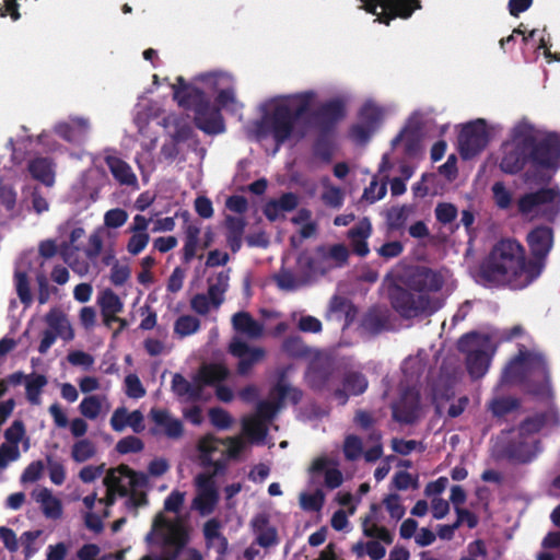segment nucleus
Returning <instances> with one entry per match:
<instances>
[{"mask_svg":"<svg viewBox=\"0 0 560 560\" xmlns=\"http://www.w3.org/2000/svg\"><path fill=\"white\" fill-rule=\"evenodd\" d=\"M229 275L226 272H219L215 278L209 281V288L207 293L215 300H219L222 304L224 301V294L229 288Z\"/></svg>","mask_w":560,"mask_h":560,"instance_id":"nucleus-59","label":"nucleus"},{"mask_svg":"<svg viewBox=\"0 0 560 560\" xmlns=\"http://www.w3.org/2000/svg\"><path fill=\"white\" fill-rule=\"evenodd\" d=\"M27 168L31 176L45 186L51 187L55 184L56 164L50 159L34 158L28 162Z\"/></svg>","mask_w":560,"mask_h":560,"instance_id":"nucleus-37","label":"nucleus"},{"mask_svg":"<svg viewBox=\"0 0 560 560\" xmlns=\"http://www.w3.org/2000/svg\"><path fill=\"white\" fill-rule=\"evenodd\" d=\"M148 542L159 544L163 551L160 558L145 556L141 560H202L201 555L186 547L188 529L180 520H171L164 515L153 522L151 532L147 535Z\"/></svg>","mask_w":560,"mask_h":560,"instance_id":"nucleus-5","label":"nucleus"},{"mask_svg":"<svg viewBox=\"0 0 560 560\" xmlns=\"http://www.w3.org/2000/svg\"><path fill=\"white\" fill-rule=\"evenodd\" d=\"M62 230L69 231V237L60 243V254L70 268L80 276H85L90 271V264L86 260H79L78 242L85 235L83 228L67 223Z\"/></svg>","mask_w":560,"mask_h":560,"instance_id":"nucleus-19","label":"nucleus"},{"mask_svg":"<svg viewBox=\"0 0 560 560\" xmlns=\"http://www.w3.org/2000/svg\"><path fill=\"white\" fill-rule=\"evenodd\" d=\"M544 551L538 553L537 560H555V555L549 549H556L560 555V533H549L542 540Z\"/></svg>","mask_w":560,"mask_h":560,"instance_id":"nucleus-60","label":"nucleus"},{"mask_svg":"<svg viewBox=\"0 0 560 560\" xmlns=\"http://www.w3.org/2000/svg\"><path fill=\"white\" fill-rule=\"evenodd\" d=\"M34 257V252L24 253L19 257L15 265L14 279L16 292L21 301L26 305H28L32 301L28 271L31 269L32 260Z\"/></svg>","mask_w":560,"mask_h":560,"instance_id":"nucleus-32","label":"nucleus"},{"mask_svg":"<svg viewBox=\"0 0 560 560\" xmlns=\"http://www.w3.org/2000/svg\"><path fill=\"white\" fill-rule=\"evenodd\" d=\"M534 163L542 168L556 171L560 166V135L541 133L530 153Z\"/></svg>","mask_w":560,"mask_h":560,"instance_id":"nucleus-18","label":"nucleus"},{"mask_svg":"<svg viewBox=\"0 0 560 560\" xmlns=\"http://www.w3.org/2000/svg\"><path fill=\"white\" fill-rule=\"evenodd\" d=\"M371 222L366 218L362 219L349 231V237L351 240L353 250L360 256H365L369 253L366 238L371 235Z\"/></svg>","mask_w":560,"mask_h":560,"instance_id":"nucleus-43","label":"nucleus"},{"mask_svg":"<svg viewBox=\"0 0 560 560\" xmlns=\"http://www.w3.org/2000/svg\"><path fill=\"white\" fill-rule=\"evenodd\" d=\"M374 439L373 445H371L365 452H363V444L361 439L355 435H348L343 442V454L348 460H357L361 456H364L366 462H375L383 454V447L380 443V436L373 435Z\"/></svg>","mask_w":560,"mask_h":560,"instance_id":"nucleus-29","label":"nucleus"},{"mask_svg":"<svg viewBox=\"0 0 560 560\" xmlns=\"http://www.w3.org/2000/svg\"><path fill=\"white\" fill-rule=\"evenodd\" d=\"M46 328L42 332L38 351L46 353L58 338L68 342L74 338V330L67 314L60 308H51L45 316Z\"/></svg>","mask_w":560,"mask_h":560,"instance_id":"nucleus-17","label":"nucleus"},{"mask_svg":"<svg viewBox=\"0 0 560 560\" xmlns=\"http://www.w3.org/2000/svg\"><path fill=\"white\" fill-rule=\"evenodd\" d=\"M527 244L530 249L533 260L541 261L545 259L553 246V231L549 226H537L527 235Z\"/></svg>","mask_w":560,"mask_h":560,"instance_id":"nucleus-30","label":"nucleus"},{"mask_svg":"<svg viewBox=\"0 0 560 560\" xmlns=\"http://www.w3.org/2000/svg\"><path fill=\"white\" fill-rule=\"evenodd\" d=\"M110 409V404L106 396L89 395L84 397L80 405L79 410L83 417L90 420H95L102 415H106Z\"/></svg>","mask_w":560,"mask_h":560,"instance_id":"nucleus-41","label":"nucleus"},{"mask_svg":"<svg viewBox=\"0 0 560 560\" xmlns=\"http://www.w3.org/2000/svg\"><path fill=\"white\" fill-rule=\"evenodd\" d=\"M500 340L497 332H470L459 339L458 349L465 355L472 378H480L488 372Z\"/></svg>","mask_w":560,"mask_h":560,"instance_id":"nucleus-9","label":"nucleus"},{"mask_svg":"<svg viewBox=\"0 0 560 560\" xmlns=\"http://www.w3.org/2000/svg\"><path fill=\"white\" fill-rule=\"evenodd\" d=\"M301 393L285 383H279L267 401L260 402L255 415L243 420V433L252 441L261 443L266 436V423L285 402H298Z\"/></svg>","mask_w":560,"mask_h":560,"instance_id":"nucleus-7","label":"nucleus"},{"mask_svg":"<svg viewBox=\"0 0 560 560\" xmlns=\"http://www.w3.org/2000/svg\"><path fill=\"white\" fill-rule=\"evenodd\" d=\"M220 306V301L215 300L207 292L198 293L190 300V308L199 315H207L211 311H217Z\"/></svg>","mask_w":560,"mask_h":560,"instance_id":"nucleus-53","label":"nucleus"},{"mask_svg":"<svg viewBox=\"0 0 560 560\" xmlns=\"http://www.w3.org/2000/svg\"><path fill=\"white\" fill-rule=\"evenodd\" d=\"M173 90L178 105L192 109L196 125L207 133L215 135L225 130L220 109L236 114L244 106L236 96L233 75L225 71L201 73L191 84H185L178 78Z\"/></svg>","mask_w":560,"mask_h":560,"instance_id":"nucleus-1","label":"nucleus"},{"mask_svg":"<svg viewBox=\"0 0 560 560\" xmlns=\"http://www.w3.org/2000/svg\"><path fill=\"white\" fill-rule=\"evenodd\" d=\"M525 380L540 382V388L536 394L547 398L550 396L546 363L541 354L536 351L520 350V354L508 364L502 374L503 383H517Z\"/></svg>","mask_w":560,"mask_h":560,"instance_id":"nucleus-10","label":"nucleus"},{"mask_svg":"<svg viewBox=\"0 0 560 560\" xmlns=\"http://www.w3.org/2000/svg\"><path fill=\"white\" fill-rule=\"evenodd\" d=\"M131 270L128 264L115 260L110 269V282L114 285H122L130 278Z\"/></svg>","mask_w":560,"mask_h":560,"instance_id":"nucleus-62","label":"nucleus"},{"mask_svg":"<svg viewBox=\"0 0 560 560\" xmlns=\"http://www.w3.org/2000/svg\"><path fill=\"white\" fill-rule=\"evenodd\" d=\"M310 474L312 478L323 476L324 485L329 489H336L343 482L338 462L327 455L318 456L312 462Z\"/></svg>","mask_w":560,"mask_h":560,"instance_id":"nucleus-27","label":"nucleus"},{"mask_svg":"<svg viewBox=\"0 0 560 560\" xmlns=\"http://www.w3.org/2000/svg\"><path fill=\"white\" fill-rule=\"evenodd\" d=\"M529 155V153L514 147L513 143L504 141L501 145L499 167L506 174H515L524 167Z\"/></svg>","mask_w":560,"mask_h":560,"instance_id":"nucleus-34","label":"nucleus"},{"mask_svg":"<svg viewBox=\"0 0 560 560\" xmlns=\"http://www.w3.org/2000/svg\"><path fill=\"white\" fill-rule=\"evenodd\" d=\"M125 393L128 397L139 399L145 395V388L143 387L140 378L136 374H128L125 377Z\"/></svg>","mask_w":560,"mask_h":560,"instance_id":"nucleus-63","label":"nucleus"},{"mask_svg":"<svg viewBox=\"0 0 560 560\" xmlns=\"http://www.w3.org/2000/svg\"><path fill=\"white\" fill-rule=\"evenodd\" d=\"M209 419L213 427L219 430H225L231 427L233 419L231 415L222 408H211L209 410Z\"/></svg>","mask_w":560,"mask_h":560,"instance_id":"nucleus-64","label":"nucleus"},{"mask_svg":"<svg viewBox=\"0 0 560 560\" xmlns=\"http://www.w3.org/2000/svg\"><path fill=\"white\" fill-rule=\"evenodd\" d=\"M369 10L377 15V20L388 24L394 18H409L415 10L420 9L418 0H376L375 3L368 2Z\"/></svg>","mask_w":560,"mask_h":560,"instance_id":"nucleus-20","label":"nucleus"},{"mask_svg":"<svg viewBox=\"0 0 560 560\" xmlns=\"http://www.w3.org/2000/svg\"><path fill=\"white\" fill-rule=\"evenodd\" d=\"M230 352L238 359L237 372L242 375L247 374L265 357L264 349L249 347L240 336L232 339Z\"/></svg>","mask_w":560,"mask_h":560,"instance_id":"nucleus-26","label":"nucleus"},{"mask_svg":"<svg viewBox=\"0 0 560 560\" xmlns=\"http://www.w3.org/2000/svg\"><path fill=\"white\" fill-rule=\"evenodd\" d=\"M392 110L390 105L366 98L358 109L357 120L349 131L350 139L358 144L368 142Z\"/></svg>","mask_w":560,"mask_h":560,"instance_id":"nucleus-13","label":"nucleus"},{"mask_svg":"<svg viewBox=\"0 0 560 560\" xmlns=\"http://www.w3.org/2000/svg\"><path fill=\"white\" fill-rule=\"evenodd\" d=\"M317 101V93L305 90L264 98L257 105L258 117L246 127L248 136L257 140L271 138L277 144L298 133V119Z\"/></svg>","mask_w":560,"mask_h":560,"instance_id":"nucleus-2","label":"nucleus"},{"mask_svg":"<svg viewBox=\"0 0 560 560\" xmlns=\"http://www.w3.org/2000/svg\"><path fill=\"white\" fill-rule=\"evenodd\" d=\"M105 160L112 175L119 184L138 188L137 176L127 162L116 155H107Z\"/></svg>","mask_w":560,"mask_h":560,"instance_id":"nucleus-40","label":"nucleus"},{"mask_svg":"<svg viewBox=\"0 0 560 560\" xmlns=\"http://www.w3.org/2000/svg\"><path fill=\"white\" fill-rule=\"evenodd\" d=\"M448 278L447 271L425 268H409L402 275L395 271L387 279L392 304L405 317L432 312L429 293L441 290Z\"/></svg>","mask_w":560,"mask_h":560,"instance_id":"nucleus-4","label":"nucleus"},{"mask_svg":"<svg viewBox=\"0 0 560 560\" xmlns=\"http://www.w3.org/2000/svg\"><path fill=\"white\" fill-rule=\"evenodd\" d=\"M540 135L541 132L532 122L523 118L512 126L505 142L513 143L514 147L530 154Z\"/></svg>","mask_w":560,"mask_h":560,"instance_id":"nucleus-28","label":"nucleus"},{"mask_svg":"<svg viewBox=\"0 0 560 560\" xmlns=\"http://www.w3.org/2000/svg\"><path fill=\"white\" fill-rule=\"evenodd\" d=\"M196 497L192 501V509L201 515H209L213 512L219 494L217 485L211 474H199L195 478Z\"/></svg>","mask_w":560,"mask_h":560,"instance_id":"nucleus-21","label":"nucleus"},{"mask_svg":"<svg viewBox=\"0 0 560 560\" xmlns=\"http://www.w3.org/2000/svg\"><path fill=\"white\" fill-rule=\"evenodd\" d=\"M195 381L196 385H192L180 374H175L172 380V390L180 400L192 401L198 398L202 386L197 378Z\"/></svg>","mask_w":560,"mask_h":560,"instance_id":"nucleus-46","label":"nucleus"},{"mask_svg":"<svg viewBox=\"0 0 560 560\" xmlns=\"http://www.w3.org/2000/svg\"><path fill=\"white\" fill-rule=\"evenodd\" d=\"M200 328V320L192 315H182L174 323V332L180 338L196 334Z\"/></svg>","mask_w":560,"mask_h":560,"instance_id":"nucleus-56","label":"nucleus"},{"mask_svg":"<svg viewBox=\"0 0 560 560\" xmlns=\"http://www.w3.org/2000/svg\"><path fill=\"white\" fill-rule=\"evenodd\" d=\"M349 253L343 245L320 247L312 255H301V266L312 270L316 280L327 271L341 267L348 259Z\"/></svg>","mask_w":560,"mask_h":560,"instance_id":"nucleus-16","label":"nucleus"},{"mask_svg":"<svg viewBox=\"0 0 560 560\" xmlns=\"http://www.w3.org/2000/svg\"><path fill=\"white\" fill-rule=\"evenodd\" d=\"M200 228L196 224H188L185 229V243L183 247V258L186 262L190 261L197 254L199 247Z\"/></svg>","mask_w":560,"mask_h":560,"instance_id":"nucleus-51","label":"nucleus"},{"mask_svg":"<svg viewBox=\"0 0 560 560\" xmlns=\"http://www.w3.org/2000/svg\"><path fill=\"white\" fill-rule=\"evenodd\" d=\"M46 385L47 378L44 375L33 373L26 376L25 389L31 404H40V394Z\"/></svg>","mask_w":560,"mask_h":560,"instance_id":"nucleus-52","label":"nucleus"},{"mask_svg":"<svg viewBox=\"0 0 560 560\" xmlns=\"http://www.w3.org/2000/svg\"><path fill=\"white\" fill-rule=\"evenodd\" d=\"M185 501V492L174 490L170 493V495L164 501V511L161 512L154 518V522L162 515L171 520H180L183 525L186 526V522L183 516L179 515V511Z\"/></svg>","mask_w":560,"mask_h":560,"instance_id":"nucleus-47","label":"nucleus"},{"mask_svg":"<svg viewBox=\"0 0 560 560\" xmlns=\"http://www.w3.org/2000/svg\"><path fill=\"white\" fill-rule=\"evenodd\" d=\"M91 131V121L88 117L73 115L67 119L57 122L54 132L65 141L81 145L89 137Z\"/></svg>","mask_w":560,"mask_h":560,"instance_id":"nucleus-23","label":"nucleus"},{"mask_svg":"<svg viewBox=\"0 0 560 560\" xmlns=\"http://www.w3.org/2000/svg\"><path fill=\"white\" fill-rule=\"evenodd\" d=\"M544 270L541 261H526L523 246L513 240L499 242L481 265L476 281L485 287L524 289Z\"/></svg>","mask_w":560,"mask_h":560,"instance_id":"nucleus-3","label":"nucleus"},{"mask_svg":"<svg viewBox=\"0 0 560 560\" xmlns=\"http://www.w3.org/2000/svg\"><path fill=\"white\" fill-rule=\"evenodd\" d=\"M103 483L106 487V495L100 498V505L109 508L115 502L116 497H127V505L133 509L147 503V477L133 471L128 466L120 465L109 469Z\"/></svg>","mask_w":560,"mask_h":560,"instance_id":"nucleus-6","label":"nucleus"},{"mask_svg":"<svg viewBox=\"0 0 560 560\" xmlns=\"http://www.w3.org/2000/svg\"><path fill=\"white\" fill-rule=\"evenodd\" d=\"M300 506L306 512H318L325 502V493L320 489L305 491L300 494Z\"/></svg>","mask_w":560,"mask_h":560,"instance_id":"nucleus-54","label":"nucleus"},{"mask_svg":"<svg viewBox=\"0 0 560 560\" xmlns=\"http://www.w3.org/2000/svg\"><path fill=\"white\" fill-rule=\"evenodd\" d=\"M273 278L278 288L285 292L301 290L316 281L312 270L301 266V256L298 259L295 271L282 268Z\"/></svg>","mask_w":560,"mask_h":560,"instance_id":"nucleus-24","label":"nucleus"},{"mask_svg":"<svg viewBox=\"0 0 560 560\" xmlns=\"http://www.w3.org/2000/svg\"><path fill=\"white\" fill-rule=\"evenodd\" d=\"M10 447L20 448L22 445L23 452L30 448V440L25 435V428L21 421H14L12 425L5 431V442Z\"/></svg>","mask_w":560,"mask_h":560,"instance_id":"nucleus-50","label":"nucleus"},{"mask_svg":"<svg viewBox=\"0 0 560 560\" xmlns=\"http://www.w3.org/2000/svg\"><path fill=\"white\" fill-rule=\"evenodd\" d=\"M492 198L494 205L501 209L506 210L513 203V194L503 182H495L491 187Z\"/></svg>","mask_w":560,"mask_h":560,"instance_id":"nucleus-57","label":"nucleus"},{"mask_svg":"<svg viewBox=\"0 0 560 560\" xmlns=\"http://www.w3.org/2000/svg\"><path fill=\"white\" fill-rule=\"evenodd\" d=\"M229 375L228 368L222 363H211L203 365L198 374L197 381L200 385L215 386V395L223 402H230L234 398V392L231 387L221 384Z\"/></svg>","mask_w":560,"mask_h":560,"instance_id":"nucleus-22","label":"nucleus"},{"mask_svg":"<svg viewBox=\"0 0 560 560\" xmlns=\"http://www.w3.org/2000/svg\"><path fill=\"white\" fill-rule=\"evenodd\" d=\"M363 533L372 538L369 541H358L352 546V552L357 558L369 556L372 560H380L386 553L385 545L392 544L390 533L383 526L376 525L371 516L363 520Z\"/></svg>","mask_w":560,"mask_h":560,"instance_id":"nucleus-15","label":"nucleus"},{"mask_svg":"<svg viewBox=\"0 0 560 560\" xmlns=\"http://www.w3.org/2000/svg\"><path fill=\"white\" fill-rule=\"evenodd\" d=\"M32 498L39 505L44 516L49 520H59L62 516L63 508L61 500L48 488H36L32 492Z\"/></svg>","mask_w":560,"mask_h":560,"instance_id":"nucleus-33","label":"nucleus"},{"mask_svg":"<svg viewBox=\"0 0 560 560\" xmlns=\"http://www.w3.org/2000/svg\"><path fill=\"white\" fill-rule=\"evenodd\" d=\"M502 131V126L478 118L463 126L458 137V150L469 160L486 149L489 141Z\"/></svg>","mask_w":560,"mask_h":560,"instance_id":"nucleus-12","label":"nucleus"},{"mask_svg":"<svg viewBox=\"0 0 560 560\" xmlns=\"http://www.w3.org/2000/svg\"><path fill=\"white\" fill-rule=\"evenodd\" d=\"M232 325L238 335L246 336L249 339L259 338L264 331L262 325L246 312H238L234 314L232 317Z\"/></svg>","mask_w":560,"mask_h":560,"instance_id":"nucleus-42","label":"nucleus"},{"mask_svg":"<svg viewBox=\"0 0 560 560\" xmlns=\"http://www.w3.org/2000/svg\"><path fill=\"white\" fill-rule=\"evenodd\" d=\"M242 436L220 440L213 435H206L198 441V458L205 467H213V474L221 472L228 459L236 457L244 448Z\"/></svg>","mask_w":560,"mask_h":560,"instance_id":"nucleus-11","label":"nucleus"},{"mask_svg":"<svg viewBox=\"0 0 560 560\" xmlns=\"http://www.w3.org/2000/svg\"><path fill=\"white\" fill-rule=\"evenodd\" d=\"M151 418L161 432L171 439H177L183 433L180 420L173 417L167 410L152 409Z\"/></svg>","mask_w":560,"mask_h":560,"instance_id":"nucleus-39","label":"nucleus"},{"mask_svg":"<svg viewBox=\"0 0 560 560\" xmlns=\"http://www.w3.org/2000/svg\"><path fill=\"white\" fill-rule=\"evenodd\" d=\"M517 207L528 220L544 218L553 221L560 213V189L550 187L525 194L518 199Z\"/></svg>","mask_w":560,"mask_h":560,"instance_id":"nucleus-14","label":"nucleus"},{"mask_svg":"<svg viewBox=\"0 0 560 560\" xmlns=\"http://www.w3.org/2000/svg\"><path fill=\"white\" fill-rule=\"evenodd\" d=\"M203 533L209 547L217 550L219 555H224L228 550V541L220 534L219 523L210 520L205 524Z\"/></svg>","mask_w":560,"mask_h":560,"instance_id":"nucleus-49","label":"nucleus"},{"mask_svg":"<svg viewBox=\"0 0 560 560\" xmlns=\"http://www.w3.org/2000/svg\"><path fill=\"white\" fill-rule=\"evenodd\" d=\"M16 191L0 176V224H7L18 214Z\"/></svg>","mask_w":560,"mask_h":560,"instance_id":"nucleus-38","label":"nucleus"},{"mask_svg":"<svg viewBox=\"0 0 560 560\" xmlns=\"http://www.w3.org/2000/svg\"><path fill=\"white\" fill-rule=\"evenodd\" d=\"M249 527L257 546L269 549L279 544L278 529L272 524L269 514L261 512L254 515L249 522Z\"/></svg>","mask_w":560,"mask_h":560,"instance_id":"nucleus-25","label":"nucleus"},{"mask_svg":"<svg viewBox=\"0 0 560 560\" xmlns=\"http://www.w3.org/2000/svg\"><path fill=\"white\" fill-rule=\"evenodd\" d=\"M95 445L93 442L86 439L79 440L71 448V456L73 460L83 463L89 460L95 455Z\"/></svg>","mask_w":560,"mask_h":560,"instance_id":"nucleus-58","label":"nucleus"},{"mask_svg":"<svg viewBox=\"0 0 560 560\" xmlns=\"http://www.w3.org/2000/svg\"><path fill=\"white\" fill-rule=\"evenodd\" d=\"M95 493L83 498V504L88 510L85 513V525L89 529L98 533L103 528V518L108 516V508L100 505Z\"/></svg>","mask_w":560,"mask_h":560,"instance_id":"nucleus-36","label":"nucleus"},{"mask_svg":"<svg viewBox=\"0 0 560 560\" xmlns=\"http://www.w3.org/2000/svg\"><path fill=\"white\" fill-rule=\"evenodd\" d=\"M558 423V413L553 409L549 410L545 419H527L513 432V436L504 438L509 441V445L505 450L506 455L521 463L532 460L540 451L536 436L538 431L545 425H557Z\"/></svg>","mask_w":560,"mask_h":560,"instance_id":"nucleus-8","label":"nucleus"},{"mask_svg":"<svg viewBox=\"0 0 560 560\" xmlns=\"http://www.w3.org/2000/svg\"><path fill=\"white\" fill-rule=\"evenodd\" d=\"M98 305L102 310V314H118L124 308V303L120 298L109 289L104 290L100 294Z\"/></svg>","mask_w":560,"mask_h":560,"instance_id":"nucleus-55","label":"nucleus"},{"mask_svg":"<svg viewBox=\"0 0 560 560\" xmlns=\"http://www.w3.org/2000/svg\"><path fill=\"white\" fill-rule=\"evenodd\" d=\"M128 213L121 208H114L105 212L104 225L108 229H119L126 224Z\"/></svg>","mask_w":560,"mask_h":560,"instance_id":"nucleus-61","label":"nucleus"},{"mask_svg":"<svg viewBox=\"0 0 560 560\" xmlns=\"http://www.w3.org/2000/svg\"><path fill=\"white\" fill-rule=\"evenodd\" d=\"M298 199L293 194H285L278 200H271L265 206V214L270 221L282 218L285 212L295 208Z\"/></svg>","mask_w":560,"mask_h":560,"instance_id":"nucleus-45","label":"nucleus"},{"mask_svg":"<svg viewBox=\"0 0 560 560\" xmlns=\"http://www.w3.org/2000/svg\"><path fill=\"white\" fill-rule=\"evenodd\" d=\"M421 413L422 405L419 401V394L413 388L405 392L401 398L393 406V416L399 422H413Z\"/></svg>","mask_w":560,"mask_h":560,"instance_id":"nucleus-31","label":"nucleus"},{"mask_svg":"<svg viewBox=\"0 0 560 560\" xmlns=\"http://www.w3.org/2000/svg\"><path fill=\"white\" fill-rule=\"evenodd\" d=\"M295 225L300 238H308L315 235L317 230L316 222L312 219L308 210H299L291 219Z\"/></svg>","mask_w":560,"mask_h":560,"instance_id":"nucleus-48","label":"nucleus"},{"mask_svg":"<svg viewBox=\"0 0 560 560\" xmlns=\"http://www.w3.org/2000/svg\"><path fill=\"white\" fill-rule=\"evenodd\" d=\"M110 425L116 432H121L129 427L133 432L139 433L144 430V418L139 410L129 412L127 408L119 407L112 415Z\"/></svg>","mask_w":560,"mask_h":560,"instance_id":"nucleus-35","label":"nucleus"},{"mask_svg":"<svg viewBox=\"0 0 560 560\" xmlns=\"http://www.w3.org/2000/svg\"><path fill=\"white\" fill-rule=\"evenodd\" d=\"M368 387L365 377L358 373L348 374L343 382V388L335 393V397L339 404H345L350 395L362 394Z\"/></svg>","mask_w":560,"mask_h":560,"instance_id":"nucleus-44","label":"nucleus"}]
</instances>
